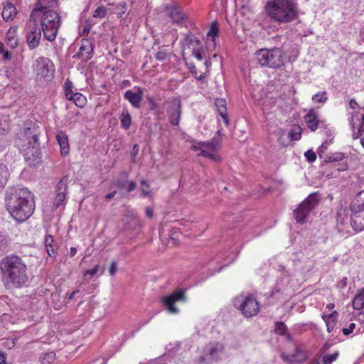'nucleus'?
<instances>
[{
	"instance_id": "31",
	"label": "nucleus",
	"mask_w": 364,
	"mask_h": 364,
	"mask_svg": "<svg viewBox=\"0 0 364 364\" xmlns=\"http://www.w3.org/2000/svg\"><path fill=\"white\" fill-rule=\"evenodd\" d=\"M9 178V172L6 165L0 164V188L4 187Z\"/></svg>"
},
{
	"instance_id": "33",
	"label": "nucleus",
	"mask_w": 364,
	"mask_h": 364,
	"mask_svg": "<svg viewBox=\"0 0 364 364\" xmlns=\"http://www.w3.org/2000/svg\"><path fill=\"white\" fill-rule=\"evenodd\" d=\"M167 46H162L159 48V50L155 54V58L159 61H164L166 59L168 53Z\"/></svg>"
},
{
	"instance_id": "21",
	"label": "nucleus",
	"mask_w": 364,
	"mask_h": 364,
	"mask_svg": "<svg viewBox=\"0 0 364 364\" xmlns=\"http://www.w3.org/2000/svg\"><path fill=\"white\" fill-rule=\"evenodd\" d=\"M55 239L51 235H46L44 238L45 249L48 255L50 257H55L57 250L54 247Z\"/></svg>"
},
{
	"instance_id": "34",
	"label": "nucleus",
	"mask_w": 364,
	"mask_h": 364,
	"mask_svg": "<svg viewBox=\"0 0 364 364\" xmlns=\"http://www.w3.org/2000/svg\"><path fill=\"white\" fill-rule=\"evenodd\" d=\"M289 138L291 141H297L301 139V129L300 127H294L290 129L289 132Z\"/></svg>"
},
{
	"instance_id": "43",
	"label": "nucleus",
	"mask_w": 364,
	"mask_h": 364,
	"mask_svg": "<svg viewBox=\"0 0 364 364\" xmlns=\"http://www.w3.org/2000/svg\"><path fill=\"white\" fill-rule=\"evenodd\" d=\"M107 14V9L104 6L97 8L93 12V17L104 18Z\"/></svg>"
},
{
	"instance_id": "8",
	"label": "nucleus",
	"mask_w": 364,
	"mask_h": 364,
	"mask_svg": "<svg viewBox=\"0 0 364 364\" xmlns=\"http://www.w3.org/2000/svg\"><path fill=\"white\" fill-rule=\"evenodd\" d=\"M321 200V195L318 192L310 194L294 210V215L296 222L303 224L310 215V213L318 205Z\"/></svg>"
},
{
	"instance_id": "49",
	"label": "nucleus",
	"mask_w": 364,
	"mask_h": 364,
	"mask_svg": "<svg viewBox=\"0 0 364 364\" xmlns=\"http://www.w3.org/2000/svg\"><path fill=\"white\" fill-rule=\"evenodd\" d=\"M66 190H67L66 183L63 181H59L56 186V193L63 191V192L67 193Z\"/></svg>"
},
{
	"instance_id": "23",
	"label": "nucleus",
	"mask_w": 364,
	"mask_h": 364,
	"mask_svg": "<svg viewBox=\"0 0 364 364\" xmlns=\"http://www.w3.org/2000/svg\"><path fill=\"white\" fill-rule=\"evenodd\" d=\"M169 16L176 23H183L186 15L180 7L173 6L170 9Z\"/></svg>"
},
{
	"instance_id": "57",
	"label": "nucleus",
	"mask_w": 364,
	"mask_h": 364,
	"mask_svg": "<svg viewBox=\"0 0 364 364\" xmlns=\"http://www.w3.org/2000/svg\"><path fill=\"white\" fill-rule=\"evenodd\" d=\"M1 54L3 55V58L5 60H10L11 59V54L8 50H4Z\"/></svg>"
},
{
	"instance_id": "61",
	"label": "nucleus",
	"mask_w": 364,
	"mask_h": 364,
	"mask_svg": "<svg viewBox=\"0 0 364 364\" xmlns=\"http://www.w3.org/2000/svg\"><path fill=\"white\" fill-rule=\"evenodd\" d=\"M349 105L351 109H354L358 107V103L355 100L352 99L350 100Z\"/></svg>"
},
{
	"instance_id": "4",
	"label": "nucleus",
	"mask_w": 364,
	"mask_h": 364,
	"mask_svg": "<svg viewBox=\"0 0 364 364\" xmlns=\"http://www.w3.org/2000/svg\"><path fill=\"white\" fill-rule=\"evenodd\" d=\"M0 269L8 283L20 287L28 281L27 267L22 259L8 255L0 262Z\"/></svg>"
},
{
	"instance_id": "2",
	"label": "nucleus",
	"mask_w": 364,
	"mask_h": 364,
	"mask_svg": "<svg viewBox=\"0 0 364 364\" xmlns=\"http://www.w3.org/2000/svg\"><path fill=\"white\" fill-rule=\"evenodd\" d=\"M56 9H33L29 17L31 22L40 24L44 38L50 42L55 39L61 23L60 16Z\"/></svg>"
},
{
	"instance_id": "38",
	"label": "nucleus",
	"mask_w": 364,
	"mask_h": 364,
	"mask_svg": "<svg viewBox=\"0 0 364 364\" xmlns=\"http://www.w3.org/2000/svg\"><path fill=\"white\" fill-rule=\"evenodd\" d=\"M327 93L326 91L320 92L312 97V100L316 103H324L327 101Z\"/></svg>"
},
{
	"instance_id": "45",
	"label": "nucleus",
	"mask_w": 364,
	"mask_h": 364,
	"mask_svg": "<svg viewBox=\"0 0 364 364\" xmlns=\"http://www.w3.org/2000/svg\"><path fill=\"white\" fill-rule=\"evenodd\" d=\"M141 194L144 196H147L150 192L149 183L145 180H142L141 181Z\"/></svg>"
},
{
	"instance_id": "25",
	"label": "nucleus",
	"mask_w": 364,
	"mask_h": 364,
	"mask_svg": "<svg viewBox=\"0 0 364 364\" xmlns=\"http://www.w3.org/2000/svg\"><path fill=\"white\" fill-rule=\"evenodd\" d=\"M215 104L218 112H219L220 117L223 118L225 123L228 125V114H227L225 100L222 99V98L216 99Z\"/></svg>"
},
{
	"instance_id": "58",
	"label": "nucleus",
	"mask_w": 364,
	"mask_h": 364,
	"mask_svg": "<svg viewBox=\"0 0 364 364\" xmlns=\"http://www.w3.org/2000/svg\"><path fill=\"white\" fill-rule=\"evenodd\" d=\"M145 213H146V215L148 218H151L153 217L154 212H153L152 208H151L150 207H146V208Z\"/></svg>"
},
{
	"instance_id": "7",
	"label": "nucleus",
	"mask_w": 364,
	"mask_h": 364,
	"mask_svg": "<svg viewBox=\"0 0 364 364\" xmlns=\"http://www.w3.org/2000/svg\"><path fill=\"white\" fill-rule=\"evenodd\" d=\"M350 209L352 228L356 232L362 231L364 230V190L351 202Z\"/></svg>"
},
{
	"instance_id": "12",
	"label": "nucleus",
	"mask_w": 364,
	"mask_h": 364,
	"mask_svg": "<svg viewBox=\"0 0 364 364\" xmlns=\"http://www.w3.org/2000/svg\"><path fill=\"white\" fill-rule=\"evenodd\" d=\"M33 70L40 77L51 78L55 73V67L53 62L47 58H38L33 65Z\"/></svg>"
},
{
	"instance_id": "28",
	"label": "nucleus",
	"mask_w": 364,
	"mask_h": 364,
	"mask_svg": "<svg viewBox=\"0 0 364 364\" xmlns=\"http://www.w3.org/2000/svg\"><path fill=\"white\" fill-rule=\"evenodd\" d=\"M119 119L121 127L125 130L129 129L132 124V117L127 109H123Z\"/></svg>"
},
{
	"instance_id": "22",
	"label": "nucleus",
	"mask_w": 364,
	"mask_h": 364,
	"mask_svg": "<svg viewBox=\"0 0 364 364\" xmlns=\"http://www.w3.org/2000/svg\"><path fill=\"white\" fill-rule=\"evenodd\" d=\"M16 13V9L14 4L11 2H7L3 8L1 15L5 21H9L15 18Z\"/></svg>"
},
{
	"instance_id": "14",
	"label": "nucleus",
	"mask_w": 364,
	"mask_h": 364,
	"mask_svg": "<svg viewBox=\"0 0 364 364\" xmlns=\"http://www.w3.org/2000/svg\"><path fill=\"white\" fill-rule=\"evenodd\" d=\"M186 301L185 291L183 289L175 291L161 299V302L166 306L167 311L171 314H178L179 312L178 309L174 305L176 301Z\"/></svg>"
},
{
	"instance_id": "44",
	"label": "nucleus",
	"mask_w": 364,
	"mask_h": 364,
	"mask_svg": "<svg viewBox=\"0 0 364 364\" xmlns=\"http://www.w3.org/2000/svg\"><path fill=\"white\" fill-rule=\"evenodd\" d=\"M328 143L327 141L323 142L318 149V154L321 159H324L326 151L328 149Z\"/></svg>"
},
{
	"instance_id": "64",
	"label": "nucleus",
	"mask_w": 364,
	"mask_h": 364,
	"mask_svg": "<svg viewBox=\"0 0 364 364\" xmlns=\"http://www.w3.org/2000/svg\"><path fill=\"white\" fill-rule=\"evenodd\" d=\"M193 53L198 60H203V57L199 51L194 52Z\"/></svg>"
},
{
	"instance_id": "52",
	"label": "nucleus",
	"mask_w": 364,
	"mask_h": 364,
	"mask_svg": "<svg viewBox=\"0 0 364 364\" xmlns=\"http://www.w3.org/2000/svg\"><path fill=\"white\" fill-rule=\"evenodd\" d=\"M7 247V240L4 235L0 234V252L4 251Z\"/></svg>"
},
{
	"instance_id": "56",
	"label": "nucleus",
	"mask_w": 364,
	"mask_h": 364,
	"mask_svg": "<svg viewBox=\"0 0 364 364\" xmlns=\"http://www.w3.org/2000/svg\"><path fill=\"white\" fill-rule=\"evenodd\" d=\"M139 152V146L138 144H134L132 149V151L131 153L132 161H134L136 156L138 154Z\"/></svg>"
},
{
	"instance_id": "1",
	"label": "nucleus",
	"mask_w": 364,
	"mask_h": 364,
	"mask_svg": "<svg viewBox=\"0 0 364 364\" xmlns=\"http://www.w3.org/2000/svg\"><path fill=\"white\" fill-rule=\"evenodd\" d=\"M6 209L18 222L26 220L35 209L33 195L26 188H14L6 198Z\"/></svg>"
},
{
	"instance_id": "30",
	"label": "nucleus",
	"mask_w": 364,
	"mask_h": 364,
	"mask_svg": "<svg viewBox=\"0 0 364 364\" xmlns=\"http://www.w3.org/2000/svg\"><path fill=\"white\" fill-rule=\"evenodd\" d=\"M353 306L356 310L364 308V288L359 291L353 301Z\"/></svg>"
},
{
	"instance_id": "27",
	"label": "nucleus",
	"mask_w": 364,
	"mask_h": 364,
	"mask_svg": "<svg viewBox=\"0 0 364 364\" xmlns=\"http://www.w3.org/2000/svg\"><path fill=\"white\" fill-rule=\"evenodd\" d=\"M58 7V0H38L33 9H48Z\"/></svg>"
},
{
	"instance_id": "3",
	"label": "nucleus",
	"mask_w": 364,
	"mask_h": 364,
	"mask_svg": "<svg viewBox=\"0 0 364 364\" xmlns=\"http://www.w3.org/2000/svg\"><path fill=\"white\" fill-rule=\"evenodd\" d=\"M41 129L38 125L33 122H27L16 139V144L23 154L26 160L38 158L40 151L39 135Z\"/></svg>"
},
{
	"instance_id": "42",
	"label": "nucleus",
	"mask_w": 364,
	"mask_h": 364,
	"mask_svg": "<svg viewBox=\"0 0 364 364\" xmlns=\"http://www.w3.org/2000/svg\"><path fill=\"white\" fill-rule=\"evenodd\" d=\"M75 92L72 90V83L70 82H65V95L68 100H71Z\"/></svg>"
},
{
	"instance_id": "32",
	"label": "nucleus",
	"mask_w": 364,
	"mask_h": 364,
	"mask_svg": "<svg viewBox=\"0 0 364 364\" xmlns=\"http://www.w3.org/2000/svg\"><path fill=\"white\" fill-rule=\"evenodd\" d=\"M345 158V154L341 152L331 153L326 154L323 159L325 163L341 161Z\"/></svg>"
},
{
	"instance_id": "37",
	"label": "nucleus",
	"mask_w": 364,
	"mask_h": 364,
	"mask_svg": "<svg viewBox=\"0 0 364 364\" xmlns=\"http://www.w3.org/2000/svg\"><path fill=\"white\" fill-rule=\"evenodd\" d=\"M71 100L80 107H82L85 103V97L79 92H75Z\"/></svg>"
},
{
	"instance_id": "17",
	"label": "nucleus",
	"mask_w": 364,
	"mask_h": 364,
	"mask_svg": "<svg viewBox=\"0 0 364 364\" xmlns=\"http://www.w3.org/2000/svg\"><path fill=\"white\" fill-rule=\"evenodd\" d=\"M93 55V46L88 39H82L79 51L73 55V58H77L82 62L91 59Z\"/></svg>"
},
{
	"instance_id": "13",
	"label": "nucleus",
	"mask_w": 364,
	"mask_h": 364,
	"mask_svg": "<svg viewBox=\"0 0 364 364\" xmlns=\"http://www.w3.org/2000/svg\"><path fill=\"white\" fill-rule=\"evenodd\" d=\"M167 103L168 104L167 113L169 122L173 126L178 125L182 113V103L181 99L176 97L168 101Z\"/></svg>"
},
{
	"instance_id": "5",
	"label": "nucleus",
	"mask_w": 364,
	"mask_h": 364,
	"mask_svg": "<svg viewBox=\"0 0 364 364\" xmlns=\"http://www.w3.org/2000/svg\"><path fill=\"white\" fill-rule=\"evenodd\" d=\"M265 9L267 15L279 23L291 22L297 17L296 4L291 0H270Z\"/></svg>"
},
{
	"instance_id": "6",
	"label": "nucleus",
	"mask_w": 364,
	"mask_h": 364,
	"mask_svg": "<svg viewBox=\"0 0 364 364\" xmlns=\"http://www.w3.org/2000/svg\"><path fill=\"white\" fill-rule=\"evenodd\" d=\"M255 60L262 67L279 68L284 65V52L277 47L260 49L255 53Z\"/></svg>"
},
{
	"instance_id": "26",
	"label": "nucleus",
	"mask_w": 364,
	"mask_h": 364,
	"mask_svg": "<svg viewBox=\"0 0 364 364\" xmlns=\"http://www.w3.org/2000/svg\"><path fill=\"white\" fill-rule=\"evenodd\" d=\"M17 29L10 28L6 33V43L11 48H16L18 46Z\"/></svg>"
},
{
	"instance_id": "62",
	"label": "nucleus",
	"mask_w": 364,
	"mask_h": 364,
	"mask_svg": "<svg viewBox=\"0 0 364 364\" xmlns=\"http://www.w3.org/2000/svg\"><path fill=\"white\" fill-rule=\"evenodd\" d=\"M116 193H117V191H112V192H111V193H109L107 194V195L105 196V198H106L107 200L112 199V198H114V196L116 195Z\"/></svg>"
},
{
	"instance_id": "55",
	"label": "nucleus",
	"mask_w": 364,
	"mask_h": 364,
	"mask_svg": "<svg viewBox=\"0 0 364 364\" xmlns=\"http://www.w3.org/2000/svg\"><path fill=\"white\" fill-rule=\"evenodd\" d=\"M147 101L149 105V109L154 110L156 108L157 104L156 101L151 97H147Z\"/></svg>"
},
{
	"instance_id": "40",
	"label": "nucleus",
	"mask_w": 364,
	"mask_h": 364,
	"mask_svg": "<svg viewBox=\"0 0 364 364\" xmlns=\"http://www.w3.org/2000/svg\"><path fill=\"white\" fill-rule=\"evenodd\" d=\"M55 357V354L53 352L45 353L41 358V363L42 364H48L54 360Z\"/></svg>"
},
{
	"instance_id": "60",
	"label": "nucleus",
	"mask_w": 364,
	"mask_h": 364,
	"mask_svg": "<svg viewBox=\"0 0 364 364\" xmlns=\"http://www.w3.org/2000/svg\"><path fill=\"white\" fill-rule=\"evenodd\" d=\"M6 361V355L4 352L0 351V364H5Z\"/></svg>"
},
{
	"instance_id": "59",
	"label": "nucleus",
	"mask_w": 364,
	"mask_h": 364,
	"mask_svg": "<svg viewBox=\"0 0 364 364\" xmlns=\"http://www.w3.org/2000/svg\"><path fill=\"white\" fill-rule=\"evenodd\" d=\"M15 343L14 341H7L4 343V346L9 349L12 348L14 346Z\"/></svg>"
},
{
	"instance_id": "53",
	"label": "nucleus",
	"mask_w": 364,
	"mask_h": 364,
	"mask_svg": "<svg viewBox=\"0 0 364 364\" xmlns=\"http://www.w3.org/2000/svg\"><path fill=\"white\" fill-rule=\"evenodd\" d=\"M99 269H100V266L98 264H97L92 269L86 270L84 272L83 275L86 276L87 274H89L90 276H94L97 273V272L99 271Z\"/></svg>"
},
{
	"instance_id": "19",
	"label": "nucleus",
	"mask_w": 364,
	"mask_h": 364,
	"mask_svg": "<svg viewBox=\"0 0 364 364\" xmlns=\"http://www.w3.org/2000/svg\"><path fill=\"white\" fill-rule=\"evenodd\" d=\"M348 212L346 208L341 207L336 213L337 228L340 232L344 230V226L348 224Z\"/></svg>"
},
{
	"instance_id": "10",
	"label": "nucleus",
	"mask_w": 364,
	"mask_h": 364,
	"mask_svg": "<svg viewBox=\"0 0 364 364\" xmlns=\"http://www.w3.org/2000/svg\"><path fill=\"white\" fill-rule=\"evenodd\" d=\"M220 146V139L214 137L209 141H198L191 146L193 151L200 150L199 156L208 158L213 161H220L221 157L217 154Z\"/></svg>"
},
{
	"instance_id": "47",
	"label": "nucleus",
	"mask_w": 364,
	"mask_h": 364,
	"mask_svg": "<svg viewBox=\"0 0 364 364\" xmlns=\"http://www.w3.org/2000/svg\"><path fill=\"white\" fill-rule=\"evenodd\" d=\"M338 317V313L337 311H333L332 313H331L328 315H323L322 318L323 320H331L334 321L336 322Z\"/></svg>"
},
{
	"instance_id": "16",
	"label": "nucleus",
	"mask_w": 364,
	"mask_h": 364,
	"mask_svg": "<svg viewBox=\"0 0 364 364\" xmlns=\"http://www.w3.org/2000/svg\"><path fill=\"white\" fill-rule=\"evenodd\" d=\"M144 90L141 87L136 86L133 90H129L124 94V97L127 100L133 107L140 108L141 102L143 100Z\"/></svg>"
},
{
	"instance_id": "46",
	"label": "nucleus",
	"mask_w": 364,
	"mask_h": 364,
	"mask_svg": "<svg viewBox=\"0 0 364 364\" xmlns=\"http://www.w3.org/2000/svg\"><path fill=\"white\" fill-rule=\"evenodd\" d=\"M304 156L306 158L307 161L310 163L315 161L316 159V154L312 150H308L307 151H306Z\"/></svg>"
},
{
	"instance_id": "35",
	"label": "nucleus",
	"mask_w": 364,
	"mask_h": 364,
	"mask_svg": "<svg viewBox=\"0 0 364 364\" xmlns=\"http://www.w3.org/2000/svg\"><path fill=\"white\" fill-rule=\"evenodd\" d=\"M219 28L218 26V23L216 21H213L211 23L209 31L208 32V37H211L213 39V44H215V38L218 36Z\"/></svg>"
},
{
	"instance_id": "51",
	"label": "nucleus",
	"mask_w": 364,
	"mask_h": 364,
	"mask_svg": "<svg viewBox=\"0 0 364 364\" xmlns=\"http://www.w3.org/2000/svg\"><path fill=\"white\" fill-rule=\"evenodd\" d=\"M324 321L326 322L328 332H332L336 326V322L331 320H324Z\"/></svg>"
},
{
	"instance_id": "50",
	"label": "nucleus",
	"mask_w": 364,
	"mask_h": 364,
	"mask_svg": "<svg viewBox=\"0 0 364 364\" xmlns=\"http://www.w3.org/2000/svg\"><path fill=\"white\" fill-rule=\"evenodd\" d=\"M281 358L286 363H292L295 362V359L293 358L292 354L287 355L286 353H282Z\"/></svg>"
},
{
	"instance_id": "24",
	"label": "nucleus",
	"mask_w": 364,
	"mask_h": 364,
	"mask_svg": "<svg viewBox=\"0 0 364 364\" xmlns=\"http://www.w3.org/2000/svg\"><path fill=\"white\" fill-rule=\"evenodd\" d=\"M304 120L310 130L314 132L318 129V121L317 116L313 109H311L304 117Z\"/></svg>"
},
{
	"instance_id": "41",
	"label": "nucleus",
	"mask_w": 364,
	"mask_h": 364,
	"mask_svg": "<svg viewBox=\"0 0 364 364\" xmlns=\"http://www.w3.org/2000/svg\"><path fill=\"white\" fill-rule=\"evenodd\" d=\"M66 193L58 192L56 193L54 205L56 208L59 207L63 203L65 198Z\"/></svg>"
},
{
	"instance_id": "18",
	"label": "nucleus",
	"mask_w": 364,
	"mask_h": 364,
	"mask_svg": "<svg viewBox=\"0 0 364 364\" xmlns=\"http://www.w3.org/2000/svg\"><path fill=\"white\" fill-rule=\"evenodd\" d=\"M56 140L60 146V152L63 156H66L69 154L70 146L68 143V136L63 131H60L56 134Z\"/></svg>"
},
{
	"instance_id": "29",
	"label": "nucleus",
	"mask_w": 364,
	"mask_h": 364,
	"mask_svg": "<svg viewBox=\"0 0 364 364\" xmlns=\"http://www.w3.org/2000/svg\"><path fill=\"white\" fill-rule=\"evenodd\" d=\"M293 358L295 359V362L302 363L309 358V353L301 347L296 346L295 351L292 353Z\"/></svg>"
},
{
	"instance_id": "63",
	"label": "nucleus",
	"mask_w": 364,
	"mask_h": 364,
	"mask_svg": "<svg viewBox=\"0 0 364 364\" xmlns=\"http://www.w3.org/2000/svg\"><path fill=\"white\" fill-rule=\"evenodd\" d=\"M348 168V165L346 163H343L342 164H341V167L340 168H338V171H345Z\"/></svg>"
},
{
	"instance_id": "39",
	"label": "nucleus",
	"mask_w": 364,
	"mask_h": 364,
	"mask_svg": "<svg viewBox=\"0 0 364 364\" xmlns=\"http://www.w3.org/2000/svg\"><path fill=\"white\" fill-rule=\"evenodd\" d=\"M339 355V352L336 351L333 354L326 355L323 357V364H332Z\"/></svg>"
},
{
	"instance_id": "20",
	"label": "nucleus",
	"mask_w": 364,
	"mask_h": 364,
	"mask_svg": "<svg viewBox=\"0 0 364 364\" xmlns=\"http://www.w3.org/2000/svg\"><path fill=\"white\" fill-rule=\"evenodd\" d=\"M114 185L119 189L127 188V192L130 193L134 191L136 188V183L134 181H129L127 175L114 181Z\"/></svg>"
},
{
	"instance_id": "11",
	"label": "nucleus",
	"mask_w": 364,
	"mask_h": 364,
	"mask_svg": "<svg viewBox=\"0 0 364 364\" xmlns=\"http://www.w3.org/2000/svg\"><path fill=\"white\" fill-rule=\"evenodd\" d=\"M224 350L223 344L219 342L210 343L205 348L203 354L198 358V362L200 364H212L220 361Z\"/></svg>"
},
{
	"instance_id": "15",
	"label": "nucleus",
	"mask_w": 364,
	"mask_h": 364,
	"mask_svg": "<svg viewBox=\"0 0 364 364\" xmlns=\"http://www.w3.org/2000/svg\"><path fill=\"white\" fill-rule=\"evenodd\" d=\"M29 31L27 33L26 39L28 48L31 50L36 48L41 39L43 30L38 25L33 23L29 26Z\"/></svg>"
},
{
	"instance_id": "54",
	"label": "nucleus",
	"mask_w": 364,
	"mask_h": 364,
	"mask_svg": "<svg viewBox=\"0 0 364 364\" xmlns=\"http://www.w3.org/2000/svg\"><path fill=\"white\" fill-rule=\"evenodd\" d=\"M117 270V262L116 261H113L110 265L109 269V272L112 276H114Z\"/></svg>"
},
{
	"instance_id": "9",
	"label": "nucleus",
	"mask_w": 364,
	"mask_h": 364,
	"mask_svg": "<svg viewBox=\"0 0 364 364\" xmlns=\"http://www.w3.org/2000/svg\"><path fill=\"white\" fill-rule=\"evenodd\" d=\"M234 306L240 310L246 318H251L258 314L260 310L259 304L253 295L245 296L243 294L237 296L233 299Z\"/></svg>"
},
{
	"instance_id": "48",
	"label": "nucleus",
	"mask_w": 364,
	"mask_h": 364,
	"mask_svg": "<svg viewBox=\"0 0 364 364\" xmlns=\"http://www.w3.org/2000/svg\"><path fill=\"white\" fill-rule=\"evenodd\" d=\"M355 328V324L354 323H350L348 328H343L342 329V332L345 336H348L351 333H353Z\"/></svg>"
},
{
	"instance_id": "36",
	"label": "nucleus",
	"mask_w": 364,
	"mask_h": 364,
	"mask_svg": "<svg viewBox=\"0 0 364 364\" xmlns=\"http://www.w3.org/2000/svg\"><path fill=\"white\" fill-rule=\"evenodd\" d=\"M274 331L277 334L283 336L288 331V328L284 322L278 321L275 323Z\"/></svg>"
}]
</instances>
